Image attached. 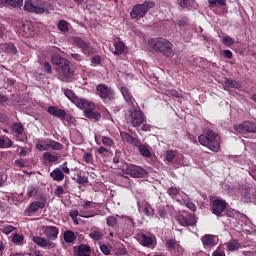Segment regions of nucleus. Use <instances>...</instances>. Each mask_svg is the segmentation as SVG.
Here are the masks:
<instances>
[{
    "label": "nucleus",
    "mask_w": 256,
    "mask_h": 256,
    "mask_svg": "<svg viewBox=\"0 0 256 256\" xmlns=\"http://www.w3.org/2000/svg\"><path fill=\"white\" fill-rule=\"evenodd\" d=\"M53 65H57V71L62 81H67L73 77V70L71 69V62L62 58L59 54H54L51 58Z\"/></svg>",
    "instance_id": "2"
},
{
    "label": "nucleus",
    "mask_w": 256,
    "mask_h": 256,
    "mask_svg": "<svg viewBox=\"0 0 256 256\" xmlns=\"http://www.w3.org/2000/svg\"><path fill=\"white\" fill-rule=\"evenodd\" d=\"M79 109L84 110V115L87 117V119H92L94 121H100L101 120V113L95 111V104L86 100V105L80 106Z\"/></svg>",
    "instance_id": "9"
},
{
    "label": "nucleus",
    "mask_w": 256,
    "mask_h": 256,
    "mask_svg": "<svg viewBox=\"0 0 256 256\" xmlns=\"http://www.w3.org/2000/svg\"><path fill=\"white\" fill-rule=\"evenodd\" d=\"M96 95L102 99L103 103H112V101H115V90L107 84H98L96 86Z\"/></svg>",
    "instance_id": "6"
},
{
    "label": "nucleus",
    "mask_w": 256,
    "mask_h": 256,
    "mask_svg": "<svg viewBox=\"0 0 256 256\" xmlns=\"http://www.w3.org/2000/svg\"><path fill=\"white\" fill-rule=\"evenodd\" d=\"M83 161H85V163H93V154L91 153H85L83 156Z\"/></svg>",
    "instance_id": "55"
},
{
    "label": "nucleus",
    "mask_w": 256,
    "mask_h": 256,
    "mask_svg": "<svg viewBox=\"0 0 256 256\" xmlns=\"http://www.w3.org/2000/svg\"><path fill=\"white\" fill-rule=\"evenodd\" d=\"M226 85H228V87H231L232 89H237V87H239V83L231 79L226 80Z\"/></svg>",
    "instance_id": "52"
},
{
    "label": "nucleus",
    "mask_w": 256,
    "mask_h": 256,
    "mask_svg": "<svg viewBox=\"0 0 256 256\" xmlns=\"http://www.w3.org/2000/svg\"><path fill=\"white\" fill-rule=\"evenodd\" d=\"M24 236L23 235H20V234H17L15 233L12 237V243H16L17 245H20V243H23V240H24Z\"/></svg>",
    "instance_id": "49"
},
{
    "label": "nucleus",
    "mask_w": 256,
    "mask_h": 256,
    "mask_svg": "<svg viewBox=\"0 0 256 256\" xmlns=\"http://www.w3.org/2000/svg\"><path fill=\"white\" fill-rule=\"evenodd\" d=\"M115 51H112L114 55H123L125 53V43L123 41L114 42Z\"/></svg>",
    "instance_id": "26"
},
{
    "label": "nucleus",
    "mask_w": 256,
    "mask_h": 256,
    "mask_svg": "<svg viewBox=\"0 0 256 256\" xmlns=\"http://www.w3.org/2000/svg\"><path fill=\"white\" fill-rule=\"evenodd\" d=\"M122 171H124L126 175L136 178L145 177V175H147V171H145V169L134 164H124L122 166Z\"/></svg>",
    "instance_id": "8"
},
{
    "label": "nucleus",
    "mask_w": 256,
    "mask_h": 256,
    "mask_svg": "<svg viewBox=\"0 0 256 256\" xmlns=\"http://www.w3.org/2000/svg\"><path fill=\"white\" fill-rule=\"evenodd\" d=\"M222 55L225 59H233V52L231 50H224Z\"/></svg>",
    "instance_id": "63"
},
{
    "label": "nucleus",
    "mask_w": 256,
    "mask_h": 256,
    "mask_svg": "<svg viewBox=\"0 0 256 256\" xmlns=\"http://www.w3.org/2000/svg\"><path fill=\"white\" fill-rule=\"evenodd\" d=\"M5 5H9V7H23V0H2Z\"/></svg>",
    "instance_id": "32"
},
{
    "label": "nucleus",
    "mask_w": 256,
    "mask_h": 256,
    "mask_svg": "<svg viewBox=\"0 0 256 256\" xmlns=\"http://www.w3.org/2000/svg\"><path fill=\"white\" fill-rule=\"evenodd\" d=\"M120 162H121V151L116 150V151H115V156H114V158H113V163H114V165H117V164H119Z\"/></svg>",
    "instance_id": "54"
},
{
    "label": "nucleus",
    "mask_w": 256,
    "mask_h": 256,
    "mask_svg": "<svg viewBox=\"0 0 256 256\" xmlns=\"http://www.w3.org/2000/svg\"><path fill=\"white\" fill-rule=\"evenodd\" d=\"M120 137L124 143H129V145H134V147H137L141 143V140L135 136H131V134L127 132H120Z\"/></svg>",
    "instance_id": "22"
},
{
    "label": "nucleus",
    "mask_w": 256,
    "mask_h": 256,
    "mask_svg": "<svg viewBox=\"0 0 256 256\" xmlns=\"http://www.w3.org/2000/svg\"><path fill=\"white\" fill-rule=\"evenodd\" d=\"M148 47L155 51V53H160L167 59H172L175 57V51L173 50V43L165 38H153L148 41Z\"/></svg>",
    "instance_id": "1"
},
{
    "label": "nucleus",
    "mask_w": 256,
    "mask_h": 256,
    "mask_svg": "<svg viewBox=\"0 0 256 256\" xmlns=\"http://www.w3.org/2000/svg\"><path fill=\"white\" fill-rule=\"evenodd\" d=\"M101 143L104 147H113V145H115V141L107 136H101Z\"/></svg>",
    "instance_id": "36"
},
{
    "label": "nucleus",
    "mask_w": 256,
    "mask_h": 256,
    "mask_svg": "<svg viewBox=\"0 0 256 256\" xmlns=\"http://www.w3.org/2000/svg\"><path fill=\"white\" fill-rule=\"evenodd\" d=\"M69 216L71 217V219H72L73 221H75L76 218L79 217V210H77V209L70 210Z\"/></svg>",
    "instance_id": "60"
},
{
    "label": "nucleus",
    "mask_w": 256,
    "mask_h": 256,
    "mask_svg": "<svg viewBox=\"0 0 256 256\" xmlns=\"http://www.w3.org/2000/svg\"><path fill=\"white\" fill-rule=\"evenodd\" d=\"M0 123L7 125V123H9V117L3 113H0Z\"/></svg>",
    "instance_id": "62"
},
{
    "label": "nucleus",
    "mask_w": 256,
    "mask_h": 256,
    "mask_svg": "<svg viewBox=\"0 0 256 256\" xmlns=\"http://www.w3.org/2000/svg\"><path fill=\"white\" fill-rule=\"evenodd\" d=\"M204 249H211L219 243V238L213 234H205L201 238Z\"/></svg>",
    "instance_id": "18"
},
{
    "label": "nucleus",
    "mask_w": 256,
    "mask_h": 256,
    "mask_svg": "<svg viewBox=\"0 0 256 256\" xmlns=\"http://www.w3.org/2000/svg\"><path fill=\"white\" fill-rule=\"evenodd\" d=\"M24 11H28V13L42 14L45 13V8L41 6H35L31 0H28L24 4Z\"/></svg>",
    "instance_id": "21"
},
{
    "label": "nucleus",
    "mask_w": 256,
    "mask_h": 256,
    "mask_svg": "<svg viewBox=\"0 0 256 256\" xmlns=\"http://www.w3.org/2000/svg\"><path fill=\"white\" fill-rule=\"evenodd\" d=\"M58 29L62 33H68L69 32V23H67V20H60L58 22Z\"/></svg>",
    "instance_id": "35"
},
{
    "label": "nucleus",
    "mask_w": 256,
    "mask_h": 256,
    "mask_svg": "<svg viewBox=\"0 0 256 256\" xmlns=\"http://www.w3.org/2000/svg\"><path fill=\"white\" fill-rule=\"evenodd\" d=\"M222 43L225 47H233V45H235V40L231 36H224L222 38Z\"/></svg>",
    "instance_id": "41"
},
{
    "label": "nucleus",
    "mask_w": 256,
    "mask_h": 256,
    "mask_svg": "<svg viewBox=\"0 0 256 256\" xmlns=\"http://www.w3.org/2000/svg\"><path fill=\"white\" fill-rule=\"evenodd\" d=\"M31 241L41 249H55L57 247V244L41 236H32Z\"/></svg>",
    "instance_id": "15"
},
{
    "label": "nucleus",
    "mask_w": 256,
    "mask_h": 256,
    "mask_svg": "<svg viewBox=\"0 0 256 256\" xmlns=\"http://www.w3.org/2000/svg\"><path fill=\"white\" fill-rule=\"evenodd\" d=\"M177 221L182 227H195L197 225V217L194 213L179 214Z\"/></svg>",
    "instance_id": "10"
},
{
    "label": "nucleus",
    "mask_w": 256,
    "mask_h": 256,
    "mask_svg": "<svg viewBox=\"0 0 256 256\" xmlns=\"http://www.w3.org/2000/svg\"><path fill=\"white\" fill-rule=\"evenodd\" d=\"M70 57H72L74 61H83V57L79 53H71Z\"/></svg>",
    "instance_id": "64"
},
{
    "label": "nucleus",
    "mask_w": 256,
    "mask_h": 256,
    "mask_svg": "<svg viewBox=\"0 0 256 256\" xmlns=\"http://www.w3.org/2000/svg\"><path fill=\"white\" fill-rule=\"evenodd\" d=\"M47 205V199H42L41 201H33L26 208L25 213L28 217H31L33 213H37L40 209H45Z\"/></svg>",
    "instance_id": "13"
},
{
    "label": "nucleus",
    "mask_w": 256,
    "mask_h": 256,
    "mask_svg": "<svg viewBox=\"0 0 256 256\" xmlns=\"http://www.w3.org/2000/svg\"><path fill=\"white\" fill-rule=\"evenodd\" d=\"M63 237L66 243H73L77 240V236L71 230L65 231Z\"/></svg>",
    "instance_id": "28"
},
{
    "label": "nucleus",
    "mask_w": 256,
    "mask_h": 256,
    "mask_svg": "<svg viewBox=\"0 0 256 256\" xmlns=\"http://www.w3.org/2000/svg\"><path fill=\"white\" fill-rule=\"evenodd\" d=\"M178 27H187L189 25V20L187 18H182L177 21Z\"/></svg>",
    "instance_id": "57"
},
{
    "label": "nucleus",
    "mask_w": 256,
    "mask_h": 256,
    "mask_svg": "<svg viewBox=\"0 0 256 256\" xmlns=\"http://www.w3.org/2000/svg\"><path fill=\"white\" fill-rule=\"evenodd\" d=\"M100 251H102L104 255H111V250L109 249V246L105 244L100 245Z\"/></svg>",
    "instance_id": "56"
},
{
    "label": "nucleus",
    "mask_w": 256,
    "mask_h": 256,
    "mask_svg": "<svg viewBox=\"0 0 256 256\" xmlns=\"http://www.w3.org/2000/svg\"><path fill=\"white\" fill-rule=\"evenodd\" d=\"M171 208H172L171 205H165V206L158 207L159 217H161V219H165Z\"/></svg>",
    "instance_id": "29"
},
{
    "label": "nucleus",
    "mask_w": 256,
    "mask_h": 256,
    "mask_svg": "<svg viewBox=\"0 0 256 256\" xmlns=\"http://www.w3.org/2000/svg\"><path fill=\"white\" fill-rule=\"evenodd\" d=\"M180 193L181 188H177L175 186H170L167 189V194L169 195V197H171V199H177Z\"/></svg>",
    "instance_id": "27"
},
{
    "label": "nucleus",
    "mask_w": 256,
    "mask_h": 256,
    "mask_svg": "<svg viewBox=\"0 0 256 256\" xmlns=\"http://www.w3.org/2000/svg\"><path fill=\"white\" fill-rule=\"evenodd\" d=\"M227 251H239V243L237 241L232 240L226 244Z\"/></svg>",
    "instance_id": "42"
},
{
    "label": "nucleus",
    "mask_w": 256,
    "mask_h": 256,
    "mask_svg": "<svg viewBox=\"0 0 256 256\" xmlns=\"http://www.w3.org/2000/svg\"><path fill=\"white\" fill-rule=\"evenodd\" d=\"M43 69L46 73H48V75H51L53 73V67L49 62H45L43 64Z\"/></svg>",
    "instance_id": "53"
},
{
    "label": "nucleus",
    "mask_w": 256,
    "mask_h": 256,
    "mask_svg": "<svg viewBox=\"0 0 256 256\" xmlns=\"http://www.w3.org/2000/svg\"><path fill=\"white\" fill-rule=\"evenodd\" d=\"M43 231L48 241H57V237H59V228L56 226H44Z\"/></svg>",
    "instance_id": "19"
},
{
    "label": "nucleus",
    "mask_w": 256,
    "mask_h": 256,
    "mask_svg": "<svg viewBox=\"0 0 256 256\" xmlns=\"http://www.w3.org/2000/svg\"><path fill=\"white\" fill-rule=\"evenodd\" d=\"M210 7H216V5H221V7H225L227 5V2L225 0H208Z\"/></svg>",
    "instance_id": "47"
},
{
    "label": "nucleus",
    "mask_w": 256,
    "mask_h": 256,
    "mask_svg": "<svg viewBox=\"0 0 256 256\" xmlns=\"http://www.w3.org/2000/svg\"><path fill=\"white\" fill-rule=\"evenodd\" d=\"M14 230L15 226L8 225L3 228V233H5V235H9V233H13Z\"/></svg>",
    "instance_id": "59"
},
{
    "label": "nucleus",
    "mask_w": 256,
    "mask_h": 256,
    "mask_svg": "<svg viewBox=\"0 0 256 256\" xmlns=\"http://www.w3.org/2000/svg\"><path fill=\"white\" fill-rule=\"evenodd\" d=\"M167 95L169 97H176V99H183V95L181 93H179V91H177L175 89L167 90Z\"/></svg>",
    "instance_id": "46"
},
{
    "label": "nucleus",
    "mask_w": 256,
    "mask_h": 256,
    "mask_svg": "<svg viewBox=\"0 0 256 256\" xmlns=\"http://www.w3.org/2000/svg\"><path fill=\"white\" fill-rule=\"evenodd\" d=\"M90 239H93V241H101L103 239V233L99 230H94L89 234Z\"/></svg>",
    "instance_id": "37"
},
{
    "label": "nucleus",
    "mask_w": 256,
    "mask_h": 256,
    "mask_svg": "<svg viewBox=\"0 0 256 256\" xmlns=\"http://www.w3.org/2000/svg\"><path fill=\"white\" fill-rule=\"evenodd\" d=\"M63 193H65L63 186H58L54 191V194L56 195V197H61Z\"/></svg>",
    "instance_id": "61"
},
{
    "label": "nucleus",
    "mask_w": 256,
    "mask_h": 256,
    "mask_svg": "<svg viewBox=\"0 0 256 256\" xmlns=\"http://www.w3.org/2000/svg\"><path fill=\"white\" fill-rule=\"evenodd\" d=\"M120 91L126 105L128 106V109H134L135 107H139V104L131 94V91L129 90V88L121 87Z\"/></svg>",
    "instance_id": "11"
},
{
    "label": "nucleus",
    "mask_w": 256,
    "mask_h": 256,
    "mask_svg": "<svg viewBox=\"0 0 256 256\" xmlns=\"http://www.w3.org/2000/svg\"><path fill=\"white\" fill-rule=\"evenodd\" d=\"M139 243L143 247H147L148 249H155L157 246V241L153 239V237L148 236L146 234H141L139 236Z\"/></svg>",
    "instance_id": "20"
},
{
    "label": "nucleus",
    "mask_w": 256,
    "mask_h": 256,
    "mask_svg": "<svg viewBox=\"0 0 256 256\" xmlns=\"http://www.w3.org/2000/svg\"><path fill=\"white\" fill-rule=\"evenodd\" d=\"M178 5L182 7V9H187V7H191V4L195 2V0H177Z\"/></svg>",
    "instance_id": "48"
},
{
    "label": "nucleus",
    "mask_w": 256,
    "mask_h": 256,
    "mask_svg": "<svg viewBox=\"0 0 256 256\" xmlns=\"http://www.w3.org/2000/svg\"><path fill=\"white\" fill-rule=\"evenodd\" d=\"M136 147H138V150L143 157H151V151L149 150V148H147L145 144H141L140 142L139 145H137Z\"/></svg>",
    "instance_id": "30"
},
{
    "label": "nucleus",
    "mask_w": 256,
    "mask_h": 256,
    "mask_svg": "<svg viewBox=\"0 0 256 256\" xmlns=\"http://www.w3.org/2000/svg\"><path fill=\"white\" fill-rule=\"evenodd\" d=\"M98 155H105V153H109V149H107V146H100L96 149Z\"/></svg>",
    "instance_id": "58"
},
{
    "label": "nucleus",
    "mask_w": 256,
    "mask_h": 256,
    "mask_svg": "<svg viewBox=\"0 0 256 256\" xmlns=\"http://www.w3.org/2000/svg\"><path fill=\"white\" fill-rule=\"evenodd\" d=\"M11 147H13V141H11V139L6 138H0V149H11Z\"/></svg>",
    "instance_id": "33"
},
{
    "label": "nucleus",
    "mask_w": 256,
    "mask_h": 256,
    "mask_svg": "<svg viewBox=\"0 0 256 256\" xmlns=\"http://www.w3.org/2000/svg\"><path fill=\"white\" fill-rule=\"evenodd\" d=\"M119 220H117V218H115V216H108L106 218V223L108 225V227H112V229H115L117 227V223Z\"/></svg>",
    "instance_id": "39"
},
{
    "label": "nucleus",
    "mask_w": 256,
    "mask_h": 256,
    "mask_svg": "<svg viewBox=\"0 0 256 256\" xmlns=\"http://www.w3.org/2000/svg\"><path fill=\"white\" fill-rule=\"evenodd\" d=\"M166 249L174 256L183 255V247H181L175 239H169L166 241Z\"/></svg>",
    "instance_id": "17"
},
{
    "label": "nucleus",
    "mask_w": 256,
    "mask_h": 256,
    "mask_svg": "<svg viewBox=\"0 0 256 256\" xmlns=\"http://www.w3.org/2000/svg\"><path fill=\"white\" fill-rule=\"evenodd\" d=\"M76 183L79 185H86V183H89V178L86 175L79 173L77 175Z\"/></svg>",
    "instance_id": "43"
},
{
    "label": "nucleus",
    "mask_w": 256,
    "mask_h": 256,
    "mask_svg": "<svg viewBox=\"0 0 256 256\" xmlns=\"http://www.w3.org/2000/svg\"><path fill=\"white\" fill-rule=\"evenodd\" d=\"M90 63L92 67H99L101 65V56L100 55H92L90 58Z\"/></svg>",
    "instance_id": "40"
},
{
    "label": "nucleus",
    "mask_w": 256,
    "mask_h": 256,
    "mask_svg": "<svg viewBox=\"0 0 256 256\" xmlns=\"http://www.w3.org/2000/svg\"><path fill=\"white\" fill-rule=\"evenodd\" d=\"M166 161H168V163H171V161H173L175 159V151L173 150H168L166 152Z\"/></svg>",
    "instance_id": "51"
},
{
    "label": "nucleus",
    "mask_w": 256,
    "mask_h": 256,
    "mask_svg": "<svg viewBox=\"0 0 256 256\" xmlns=\"http://www.w3.org/2000/svg\"><path fill=\"white\" fill-rule=\"evenodd\" d=\"M4 53H8L9 55H17V47L13 43H7L4 45Z\"/></svg>",
    "instance_id": "31"
},
{
    "label": "nucleus",
    "mask_w": 256,
    "mask_h": 256,
    "mask_svg": "<svg viewBox=\"0 0 256 256\" xmlns=\"http://www.w3.org/2000/svg\"><path fill=\"white\" fill-rule=\"evenodd\" d=\"M147 122V116L141 111L139 106L128 108L127 123L132 127H140L143 123Z\"/></svg>",
    "instance_id": "4"
},
{
    "label": "nucleus",
    "mask_w": 256,
    "mask_h": 256,
    "mask_svg": "<svg viewBox=\"0 0 256 256\" xmlns=\"http://www.w3.org/2000/svg\"><path fill=\"white\" fill-rule=\"evenodd\" d=\"M48 143H51V149H53L54 151H61L63 149V144L55 140H48Z\"/></svg>",
    "instance_id": "45"
},
{
    "label": "nucleus",
    "mask_w": 256,
    "mask_h": 256,
    "mask_svg": "<svg viewBox=\"0 0 256 256\" xmlns=\"http://www.w3.org/2000/svg\"><path fill=\"white\" fill-rule=\"evenodd\" d=\"M77 256H91V246L87 244H80L76 252Z\"/></svg>",
    "instance_id": "24"
},
{
    "label": "nucleus",
    "mask_w": 256,
    "mask_h": 256,
    "mask_svg": "<svg viewBox=\"0 0 256 256\" xmlns=\"http://www.w3.org/2000/svg\"><path fill=\"white\" fill-rule=\"evenodd\" d=\"M72 41L74 45H76V47L81 50V53H83V55H86V57H93V55H96L97 50L95 49V47H93V45L90 44V42H87L81 37L77 36L73 37Z\"/></svg>",
    "instance_id": "7"
},
{
    "label": "nucleus",
    "mask_w": 256,
    "mask_h": 256,
    "mask_svg": "<svg viewBox=\"0 0 256 256\" xmlns=\"http://www.w3.org/2000/svg\"><path fill=\"white\" fill-rule=\"evenodd\" d=\"M219 141V134L215 133L213 130H208L198 137V142L200 143V145H203V147H207L208 149H210V151H213L214 153H219V150L221 149Z\"/></svg>",
    "instance_id": "3"
},
{
    "label": "nucleus",
    "mask_w": 256,
    "mask_h": 256,
    "mask_svg": "<svg viewBox=\"0 0 256 256\" xmlns=\"http://www.w3.org/2000/svg\"><path fill=\"white\" fill-rule=\"evenodd\" d=\"M47 112L53 117H58V119H65L67 117V112L63 109L57 108V106H50L47 109Z\"/></svg>",
    "instance_id": "23"
},
{
    "label": "nucleus",
    "mask_w": 256,
    "mask_h": 256,
    "mask_svg": "<svg viewBox=\"0 0 256 256\" xmlns=\"http://www.w3.org/2000/svg\"><path fill=\"white\" fill-rule=\"evenodd\" d=\"M237 133H256V124L251 121H245L242 124L234 125Z\"/></svg>",
    "instance_id": "16"
},
{
    "label": "nucleus",
    "mask_w": 256,
    "mask_h": 256,
    "mask_svg": "<svg viewBox=\"0 0 256 256\" xmlns=\"http://www.w3.org/2000/svg\"><path fill=\"white\" fill-rule=\"evenodd\" d=\"M64 95L67 97V99H69V101L74 103L78 109L87 105V100L76 96L75 92H73L71 89H64Z\"/></svg>",
    "instance_id": "12"
},
{
    "label": "nucleus",
    "mask_w": 256,
    "mask_h": 256,
    "mask_svg": "<svg viewBox=\"0 0 256 256\" xmlns=\"http://www.w3.org/2000/svg\"><path fill=\"white\" fill-rule=\"evenodd\" d=\"M50 177L53 181L61 182L65 179V174L61 169L56 168L50 173Z\"/></svg>",
    "instance_id": "25"
},
{
    "label": "nucleus",
    "mask_w": 256,
    "mask_h": 256,
    "mask_svg": "<svg viewBox=\"0 0 256 256\" xmlns=\"http://www.w3.org/2000/svg\"><path fill=\"white\" fill-rule=\"evenodd\" d=\"M37 195V188L31 185L27 188V197H35Z\"/></svg>",
    "instance_id": "50"
},
{
    "label": "nucleus",
    "mask_w": 256,
    "mask_h": 256,
    "mask_svg": "<svg viewBox=\"0 0 256 256\" xmlns=\"http://www.w3.org/2000/svg\"><path fill=\"white\" fill-rule=\"evenodd\" d=\"M43 158L48 161V163H57V161H59V157L51 154L50 152H45L43 154Z\"/></svg>",
    "instance_id": "34"
},
{
    "label": "nucleus",
    "mask_w": 256,
    "mask_h": 256,
    "mask_svg": "<svg viewBox=\"0 0 256 256\" xmlns=\"http://www.w3.org/2000/svg\"><path fill=\"white\" fill-rule=\"evenodd\" d=\"M153 7H155V2L153 1H145L143 4H136L130 11V17L131 19L139 21V19H143V17H145Z\"/></svg>",
    "instance_id": "5"
},
{
    "label": "nucleus",
    "mask_w": 256,
    "mask_h": 256,
    "mask_svg": "<svg viewBox=\"0 0 256 256\" xmlns=\"http://www.w3.org/2000/svg\"><path fill=\"white\" fill-rule=\"evenodd\" d=\"M139 211L144 213V215H147V217H151V206L148 204L138 206Z\"/></svg>",
    "instance_id": "44"
},
{
    "label": "nucleus",
    "mask_w": 256,
    "mask_h": 256,
    "mask_svg": "<svg viewBox=\"0 0 256 256\" xmlns=\"http://www.w3.org/2000/svg\"><path fill=\"white\" fill-rule=\"evenodd\" d=\"M227 209V202L221 199H214L211 205V212L217 217H221L223 211Z\"/></svg>",
    "instance_id": "14"
},
{
    "label": "nucleus",
    "mask_w": 256,
    "mask_h": 256,
    "mask_svg": "<svg viewBox=\"0 0 256 256\" xmlns=\"http://www.w3.org/2000/svg\"><path fill=\"white\" fill-rule=\"evenodd\" d=\"M24 127L22 123H15L12 126V130L16 135H23Z\"/></svg>",
    "instance_id": "38"
}]
</instances>
